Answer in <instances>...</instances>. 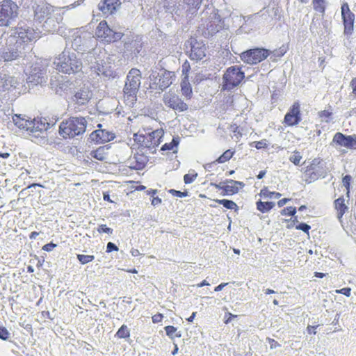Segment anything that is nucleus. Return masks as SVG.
Here are the masks:
<instances>
[{
    "label": "nucleus",
    "instance_id": "5701e85b",
    "mask_svg": "<svg viewBox=\"0 0 356 356\" xmlns=\"http://www.w3.org/2000/svg\"><path fill=\"white\" fill-rule=\"evenodd\" d=\"M14 124L20 129L29 131L31 128L34 127V122L33 120H26L22 117L20 114H15L13 116Z\"/></svg>",
    "mask_w": 356,
    "mask_h": 356
},
{
    "label": "nucleus",
    "instance_id": "680f3d73",
    "mask_svg": "<svg viewBox=\"0 0 356 356\" xmlns=\"http://www.w3.org/2000/svg\"><path fill=\"white\" fill-rule=\"evenodd\" d=\"M191 70V66L189 63L186 60L182 65V76L183 77H189L188 74Z\"/></svg>",
    "mask_w": 356,
    "mask_h": 356
},
{
    "label": "nucleus",
    "instance_id": "09e8293b",
    "mask_svg": "<svg viewBox=\"0 0 356 356\" xmlns=\"http://www.w3.org/2000/svg\"><path fill=\"white\" fill-rule=\"evenodd\" d=\"M301 159H302V156L300 154V152L296 150L293 152V154L291 155L289 159L295 165L298 166V165H300V162Z\"/></svg>",
    "mask_w": 356,
    "mask_h": 356
},
{
    "label": "nucleus",
    "instance_id": "4468645a",
    "mask_svg": "<svg viewBox=\"0 0 356 356\" xmlns=\"http://www.w3.org/2000/svg\"><path fill=\"white\" fill-rule=\"evenodd\" d=\"M302 120L300 104L295 102L284 115L283 123L288 127L298 125Z\"/></svg>",
    "mask_w": 356,
    "mask_h": 356
},
{
    "label": "nucleus",
    "instance_id": "bb28decb",
    "mask_svg": "<svg viewBox=\"0 0 356 356\" xmlns=\"http://www.w3.org/2000/svg\"><path fill=\"white\" fill-rule=\"evenodd\" d=\"M133 159H134V161L132 162V164L135 163V165L133 166V168H134L135 170H143L145 168L146 164L149 161L148 157L147 156H145L143 153H142L141 154L134 155Z\"/></svg>",
    "mask_w": 356,
    "mask_h": 356
},
{
    "label": "nucleus",
    "instance_id": "49530a36",
    "mask_svg": "<svg viewBox=\"0 0 356 356\" xmlns=\"http://www.w3.org/2000/svg\"><path fill=\"white\" fill-rule=\"evenodd\" d=\"M33 121L34 122V127L32 128L33 129L44 131V133L47 132L48 129L44 120H36V119H33Z\"/></svg>",
    "mask_w": 356,
    "mask_h": 356
},
{
    "label": "nucleus",
    "instance_id": "ddd939ff",
    "mask_svg": "<svg viewBox=\"0 0 356 356\" xmlns=\"http://www.w3.org/2000/svg\"><path fill=\"white\" fill-rule=\"evenodd\" d=\"M94 41L93 37H90L86 33L77 35L74 38L72 43V51L79 53L83 56V52L89 51L93 49L92 42Z\"/></svg>",
    "mask_w": 356,
    "mask_h": 356
},
{
    "label": "nucleus",
    "instance_id": "6e6552de",
    "mask_svg": "<svg viewBox=\"0 0 356 356\" xmlns=\"http://www.w3.org/2000/svg\"><path fill=\"white\" fill-rule=\"evenodd\" d=\"M326 162L320 158L314 159L308 165L304 172L307 177L306 181L313 182L319 178H325L328 172Z\"/></svg>",
    "mask_w": 356,
    "mask_h": 356
},
{
    "label": "nucleus",
    "instance_id": "a878e982",
    "mask_svg": "<svg viewBox=\"0 0 356 356\" xmlns=\"http://www.w3.org/2000/svg\"><path fill=\"white\" fill-rule=\"evenodd\" d=\"M181 91L182 95L187 99L191 98L193 95L192 87L189 82V77H182L181 81Z\"/></svg>",
    "mask_w": 356,
    "mask_h": 356
},
{
    "label": "nucleus",
    "instance_id": "7c9ffc66",
    "mask_svg": "<svg viewBox=\"0 0 356 356\" xmlns=\"http://www.w3.org/2000/svg\"><path fill=\"white\" fill-rule=\"evenodd\" d=\"M275 203L274 202H263L260 200L256 202L257 210L261 213L269 212L275 207Z\"/></svg>",
    "mask_w": 356,
    "mask_h": 356
},
{
    "label": "nucleus",
    "instance_id": "3c124183",
    "mask_svg": "<svg viewBox=\"0 0 356 356\" xmlns=\"http://www.w3.org/2000/svg\"><path fill=\"white\" fill-rule=\"evenodd\" d=\"M296 208L295 207H286L281 211V215L287 216H294L296 213Z\"/></svg>",
    "mask_w": 356,
    "mask_h": 356
},
{
    "label": "nucleus",
    "instance_id": "9b49d317",
    "mask_svg": "<svg viewBox=\"0 0 356 356\" xmlns=\"http://www.w3.org/2000/svg\"><path fill=\"white\" fill-rule=\"evenodd\" d=\"M270 54L269 49L264 47H254L242 52L240 58L247 64L255 65L266 59Z\"/></svg>",
    "mask_w": 356,
    "mask_h": 356
},
{
    "label": "nucleus",
    "instance_id": "39448f33",
    "mask_svg": "<svg viewBox=\"0 0 356 356\" xmlns=\"http://www.w3.org/2000/svg\"><path fill=\"white\" fill-rule=\"evenodd\" d=\"M124 28L119 26L111 27L106 20L101 21L95 29L97 38L106 43H111L120 40L124 36Z\"/></svg>",
    "mask_w": 356,
    "mask_h": 356
},
{
    "label": "nucleus",
    "instance_id": "58836bf2",
    "mask_svg": "<svg viewBox=\"0 0 356 356\" xmlns=\"http://www.w3.org/2000/svg\"><path fill=\"white\" fill-rule=\"evenodd\" d=\"M224 27L212 21L207 24V31L209 35H213Z\"/></svg>",
    "mask_w": 356,
    "mask_h": 356
},
{
    "label": "nucleus",
    "instance_id": "a211bd4d",
    "mask_svg": "<svg viewBox=\"0 0 356 356\" xmlns=\"http://www.w3.org/2000/svg\"><path fill=\"white\" fill-rule=\"evenodd\" d=\"M206 45L202 41L192 39L191 42L189 58L197 62L206 56Z\"/></svg>",
    "mask_w": 356,
    "mask_h": 356
},
{
    "label": "nucleus",
    "instance_id": "0e129e2a",
    "mask_svg": "<svg viewBox=\"0 0 356 356\" xmlns=\"http://www.w3.org/2000/svg\"><path fill=\"white\" fill-rule=\"evenodd\" d=\"M223 182H224L225 185H227V184L229 185V184H231L232 185L239 186L241 188H243L245 186L243 182L239 181H235V180H233L231 179H227L225 181H223Z\"/></svg>",
    "mask_w": 356,
    "mask_h": 356
},
{
    "label": "nucleus",
    "instance_id": "2eb2a0df",
    "mask_svg": "<svg viewBox=\"0 0 356 356\" xmlns=\"http://www.w3.org/2000/svg\"><path fill=\"white\" fill-rule=\"evenodd\" d=\"M334 144L347 149H355L356 135H346L341 132H337L333 136L331 145H334Z\"/></svg>",
    "mask_w": 356,
    "mask_h": 356
},
{
    "label": "nucleus",
    "instance_id": "c03bdc74",
    "mask_svg": "<svg viewBox=\"0 0 356 356\" xmlns=\"http://www.w3.org/2000/svg\"><path fill=\"white\" fill-rule=\"evenodd\" d=\"M76 259L79 260V261L84 265L88 263H90L92 261L95 259L94 255H86V254H76Z\"/></svg>",
    "mask_w": 356,
    "mask_h": 356
},
{
    "label": "nucleus",
    "instance_id": "774afa93",
    "mask_svg": "<svg viewBox=\"0 0 356 356\" xmlns=\"http://www.w3.org/2000/svg\"><path fill=\"white\" fill-rule=\"evenodd\" d=\"M237 315H235V314H233L230 312H227L225 313V320H224V323L225 324H228L233 319L237 318Z\"/></svg>",
    "mask_w": 356,
    "mask_h": 356
},
{
    "label": "nucleus",
    "instance_id": "412c9836",
    "mask_svg": "<svg viewBox=\"0 0 356 356\" xmlns=\"http://www.w3.org/2000/svg\"><path fill=\"white\" fill-rule=\"evenodd\" d=\"M163 101L168 107L175 111L184 112L188 108V106L175 95L167 97H164Z\"/></svg>",
    "mask_w": 356,
    "mask_h": 356
},
{
    "label": "nucleus",
    "instance_id": "69168bd1",
    "mask_svg": "<svg viewBox=\"0 0 356 356\" xmlns=\"http://www.w3.org/2000/svg\"><path fill=\"white\" fill-rule=\"evenodd\" d=\"M118 247L113 242H108L106 244V252L111 253L113 251H118Z\"/></svg>",
    "mask_w": 356,
    "mask_h": 356
},
{
    "label": "nucleus",
    "instance_id": "052dcab7",
    "mask_svg": "<svg viewBox=\"0 0 356 356\" xmlns=\"http://www.w3.org/2000/svg\"><path fill=\"white\" fill-rule=\"evenodd\" d=\"M296 229L301 230L305 233H309L311 226L305 222H298V224L296 225Z\"/></svg>",
    "mask_w": 356,
    "mask_h": 356
},
{
    "label": "nucleus",
    "instance_id": "6ab92c4d",
    "mask_svg": "<svg viewBox=\"0 0 356 356\" xmlns=\"http://www.w3.org/2000/svg\"><path fill=\"white\" fill-rule=\"evenodd\" d=\"M121 6L120 0H101L98 3V10L104 15L114 14Z\"/></svg>",
    "mask_w": 356,
    "mask_h": 356
},
{
    "label": "nucleus",
    "instance_id": "cd10ccee",
    "mask_svg": "<svg viewBox=\"0 0 356 356\" xmlns=\"http://www.w3.org/2000/svg\"><path fill=\"white\" fill-rule=\"evenodd\" d=\"M3 90H9L11 88H17V81L14 76L4 75L1 79Z\"/></svg>",
    "mask_w": 356,
    "mask_h": 356
},
{
    "label": "nucleus",
    "instance_id": "e2e57ef3",
    "mask_svg": "<svg viewBox=\"0 0 356 356\" xmlns=\"http://www.w3.org/2000/svg\"><path fill=\"white\" fill-rule=\"evenodd\" d=\"M341 17L344 16L345 14H346V15H347L348 14L353 13L350 10L349 5L347 2H344L342 3L341 7Z\"/></svg>",
    "mask_w": 356,
    "mask_h": 356
},
{
    "label": "nucleus",
    "instance_id": "f704fd0d",
    "mask_svg": "<svg viewBox=\"0 0 356 356\" xmlns=\"http://www.w3.org/2000/svg\"><path fill=\"white\" fill-rule=\"evenodd\" d=\"M29 131L32 134V136L38 140V143H44L47 141V133H44V131L30 129Z\"/></svg>",
    "mask_w": 356,
    "mask_h": 356
},
{
    "label": "nucleus",
    "instance_id": "a19ab883",
    "mask_svg": "<svg viewBox=\"0 0 356 356\" xmlns=\"http://www.w3.org/2000/svg\"><path fill=\"white\" fill-rule=\"evenodd\" d=\"M146 134H135L134 135V139L137 143V144L139 145V149L140 148V151L143 148H145V142H146Z\"/></svg>",
    "mask_w": 356,
    "mask_h": 356
},
{
    "label": "nucleus",
    "instance_id": "4d7b16f0",
    "mask_svg": "<svg viewBox=\"0 0 356 356\" xmlns=\"http://www.w3.org/2000/svg\"><path fill=\"white\" fill-rule=\"evenodd\" d=\"M166 335L171 339H174L175 333L177 332V328L173 325H167L164 327Z\"/></svg>",
    "mask_w": 356,
    "mask_h": 356
},
{
    "label": "nucleus",
    "instance_id": "c9c22d12",
    "mask_svg": "<svg viewBox=\"0 0 356 356\" xmlns=\"http://www.w3.org/2000/svg\"><path fill=\"white\" fill-rule=\"evenodd\" d=\"M312 4L314 6V9L320 13L322 15H325V9H326V1L325 0H313Z\"/></svg>",
    "mask_w": 356,
    "mask_h": 356
},
{
    "label": "nucleus",
    "instance_id": "1a4fd4ad",
    "mask_svg": "<svg viewBox=\"0 0 356 356\" xmlns=\"http://www.w3.org/2000/svg\"><path fill=\"white\" fill-rule=\"evenodd\" d=\"M141 72L136 68H131L126 76V81L123 89L127 97L136 98L137 93L141 84Z\"/></svg>",
    "mask_w": 356,
    "mask_h": 356
},
{
    "label": "nucleus",
    "instance_id": "20e7f679",
    "mask_svg": "<svg viewBox=\"0 0 356 356\" xmlns=\"http://www.w3.org/2000/svg\"><path fill=\"white\" fill-rule=\"evenodd\" d=\"M87 124L83 117H70L60 124L59 135L65 139L74 138L85 133Z\"/></svg>",
    "mask_w": 356,
    "mask_h": 356
},
{
    "label": "nucleus",
    "instance_id": "4be33fe9",
    "mask_svg": "<svg viewBox=\"0 0 356 356\" xmlns=\"http://www.w3.org/2000/svg\"><path fill=\"white\" fill-rule=\"evenodd\" d=\"M161 71L160 78L158 81L159 89L164 91L172 83V79L175 78V75L173 72L165 69H161Z\"/></svg>",
    "mask_w": 356,
    "mask_h": 356
},
{
    "label": "nucleus",
    "instance_id": "ea45409f",
    "mask_svg": "<svg viewBox=\"0 0 356 356\" xmlns=\"http://www.w3.org/2000/svg\"><path fill=\"white\" fill-rule=\"evenodd\" d=\"M120 339H127L130 337V332L128 327L126 325H122L118 330L115 334Z\"/></svg>",
    "mask_w": 356,
    "mask_h": 356
},
{
    "label": "nucleus",
    "instance_id": "f257e3e1",
    "mask_svg": "<svg viewBox=\"0 0 356 356\" xmlns=\"http://www.w3.org/2000/svg\"><path fill=\"white\" fill-rule=\"evenodd\" d=\"M6 46L1 53V58L9 62L24 58L26 55V47L29 42L40 38L39 33L24 22L10 29Z\"/></svg>",
    "mask_w": 356,
    "mask_h": 356
},
{
    "label": "nucleus",
    "instance_id": "f03ea898",
    "mask_svg": "<svg viewBox=\"0 0 356 356\" xmlns=\"http://www.w3.org/2000/svg\"><path fill=\"white\" fill-rule=\"evenodd\" d=\"M83 0H79L74 3L63 7V9H72L81 5ZM62 8H56L46 3L39 5L35 10V17L40 24L42 31L44 33H56L60 35H66V26L63 22V13Z\"/></svg>",
    "mask_w": 356,
    "mask_h": 356
},
{
    "label": "nucleus",
    "instance_id": "13d9d810",
    "mask_svg": "<svg viewBox=\"0 0 356 356\" xmlns=\"http://www.w3.org/2000/svg\"><path fill=\"white\" fill-rule=\"evenodd\" d=\"M286 48L282 45L278 49H275L273 51H270V54H272L275 57H282L286 54Z\"/></svg>",
    "mask_w": 356,
    "mask_h": 356
},
{
    "label": "nucleus",
    "instance_id": "e433bc0d",
    "mask_svg": "<svg viewBox=\"0 0 356 356\" xmlns=\"http://www.w3.org/2000/svg\"><path fill=\"white\" fill-rule=\"evenodd\" d=\"M238 186L227 184L223 187V191H222L221 195L222 196L232 195L238 193Z\"/></svg>",
    "mask_w": 356,
    "mask_h": 356
},
{
    "label": "nucleus",
    "instance_id": "864d4df0",
    "mask_svg": "<svg viewBox=\"0 0 356 356\" xmlns=\"http://www.w3.org/2000/svg\"><path fill=\"white\" fill-rule=\"evenodd\" d=\"M168 193L172 195L173 196L178 197H185L189 195V193L188 191H181L175 189H170Z\"/></svg>",
    "mask_w": 356,
    "mask_h": 356
},
{
    "label": "nucleus",
    "instance_id": "a18cd8bd",
    "mask_svg": "<svg viewBox=\"0 0 356 356\" xmlns=\"http://www.w3.org/2000/svg\"><path fill=\"white\" fill-rule=\"evenodd\" d=\"M318 115L323 121L329 123L331 121L332 112L328 110L321 111L318 113Z\"/></svg>",
    "mask_w": 356,
    "mask_h": 356
},
{
    "label": "nucleus",
    "instance_id": "79ce46f5",
    "mask_svg": "<svg viewBox=\"0 0 356 356\" xmlns=\"http://www.w3.org/2000/svg\"><path fill=\"white\" fill-rule=\"evenodd\" d=\"M161 72H156V71H152V74L149 76V79L152 81V83L150 84V88H159V79L160 78Z\"/></svg>",
    "mask_w": 356,
    "mask_h": 356
},
{
    "label": "nucleus",
    "instance_id": "7ed1b4c3",
    "mask_svg": "<svg viewBox=\"0 0 356 356\" xmlns=\"http://www.w3.org/2000/svg\"><path fill=\"white\" fill-rule=\"evenodd\" d=\"M54 65L56 69L63 74L71 75L82 72V55L79 53L65 48V49L55 58Z\"/></svg>",
    "mask_w": 356,
    "mask_h": 356
},
{
    "label": "nucleus",
    "instance_id": "9d476101",
    "mask_svg": "<svg viewBox=\"0 0 356 356\" xmlns=\"http://www.w3.org/2000/svg\"><path fill=\"white\" fill-rule=\"evenodd\" d=\"M47 76L46 71L40 66L32 67L30 74L26 79V85H24V91L27 90L35 92V88L38 86L42 87L47 83Z\"/></svg>",
    "mask_w": 356,
    "mask_h": 356
},
{
    "label": "nucleus",
    "instance_id": "f8f14e48",
    "mask_svg": "<svg viewBox=\"0 0 356 356\" xmlns=\"http://www.w3.org/2000/svg\"><path fill=\"white\" fill-rule=\"evenodd\" d=\"M163 7L167 13L178 17H186L191 20L195 15H191L184 0H164Z\"/></svg>",
    "mask_w": 356,
    "mask_h": 356
},
{
    "label": "nucleus",
    "instance_id": "b1692460",
    "mask_svg": "<svg viewBox=\"0 0 356 356\" xmlns=\"http://www.w3.org/2000/svg\"><path fill=\"white\" fill-rule=\"evenodd\" d=\"M355 14H348L342 16V22L344 26L343 34L347 37L352 35L354 29Z\"/></svg>",
    "mask_w": 356,
    "mask_h": 356
},
{
    "label": "nucleus",
    "instance_id": "de8ad7c7",
    "mask_svg": "<svg viewBox=\"0 0 356 356\" xmlns=\"http://www.w3.org/2000/svg\"><path fill=\"white\" fill-rule=\"evenodd\" d=\"M59 120V117L57 115H52L51 118H44V123L46 124V126L48 129H51L52 127H54L56 123Z\"/></svg>",
    "mask_w": 356,
    "mask_h": 356
},
{
    "label": "nucleus",
    "instance_id": "423d86ee",
    "mask_svg": "<svg viewBox=\"0 0 356 356\" xmlns=\"http://www.w3.org/2000/svg\"><path fill=\"white\" fill-rule=\"evenodd\" d=\"M19 15V6L13 0L0 1V26L10 27Z\"/></svg>",
    "mask_w": 356,
    "mask_h": 356
},
{
    "label": "nucleus",
    "instance_id": "4c0bfd02",
    "mask_svg": "<svg viewBox=\"0 0 356 356\" xmlns=\"http://www.w3.org/2000/svg\"><path fill=\"white\" fill-rule=\"evenodd\" d=\"M235 151H232L231 149H227L225 152H224L217 159L216 161L218 163H223L231 159V158L234 154Z\"/></svg>",
    "mask_w": 356,
    "mask_h": 356
},
{
    "label": "nucleus",
    "instance_id": "473e14b6",
    "mask_svg": "<svg viewBox=\"0 0 356 356\" xmlns=\"http://www.w3.org/2000/svg\"><path fill=\"white\" fill-rule=\"evenodd\" d=\"M216 202H217L219 204L222 205L225 208L227 209L234 210L235 211H237L239 209L238 206L231 200L227 199H222V200H215Z\"/></svg>",
    "mask_w": 356,
    "mask_h": 356
},
{
    "label": "nucleus",
    "instance_id": "c756f323",
    "mask_svg": "<svg viewBox=\"0 0 356 356\" xmlns=\"http://www.w3.org/2000/svg\"><path fill=\"white\" fill-rule=\"evenodd\" d=\"M203 0H184L188 6V10L191 15H197V10L200 9Z\"/></svg>",
    "mask_w": 356,
    "mask_h": 356
},
{
    "label": "nucleus",
    "instance_id": "5fc2aeb1",
    "mask_svg": "<svg viewBox=\"0 0 356 356\" xmlns=\"http://www.w3.org/2000/svg\"><path fill=\"white\" fill-rule=\"evenodd\" d=\"M212 22L219 24L222 25L223 27L225 26V18H222L220 15L218 13V12L213 13V16L211 17Z\"/></svg>",
    "mask_w": 356,
    "mask_h": 356
},
{
    "label": "nucleus",
    "instance_id": "bf43d9fd",
    "mask_svg": "<svg viewBox=\"0 0 356 356\" xmlns=\"http://www.w3.org/2000/svg\"><path fill=\"white\" fill-rule=\"evenodd\" d=\"M351 180H352V177L350 175H346L342 178L343 185L348 191V193L350 191Z\"/></svg>",
    "mask_w": 356,
    "mask_h": 356
},
{
    "label": "nucleus",
    "instance_id": "338daca9",
    "mask_svg": "<svg viewBox=\"0 0 356 356\" xmlns=\"http://www.w3.org/2000/svg\"><path fill=\"white\" fill-rule=\"evenodd\" d=\"M57 246V244L54 243V242L51 241L50 243H48L45 245H44L42 248V249L47 252H51Z\"/></svg>",
    "mask_w": 356,
    "mask_h": 356
},
{
    "label": "nucleus",
    "instance_id": "393cba45",
    "mask_svg": "<svg viewBox=\"0 0 356 356\" xmlns=\"http://www.w3.org/2000/svg\"><path fill=\"white\" fill-rule=\"evenodd\" d=\"M111 147V146L109 144L100 146L95 150L91 151L90 154L92 158L100 161H104L106 159V156L108 154V151Z\"/></svg>",
    "mask_w": 356,
    "mask_h": 356
},
{
    "label": "nucleus",
    "instance_id": "f3484780",
    "mask_svg": "<svg viewBox=\"0 0 356 356\" xmlns=\"http://www.w3.org/2000/svg\"><path fill=\"white\" fill-rule=\"evenodd\" d=\"M164 131L162 129H158L146 134L145 148L148 149L152 154L156 152V147H158L162 142Z\"/></svg>",
    "mask_w": 356,
    "mask_h": 356
},
{
    "label": "nucleus",
    "instance_id": "72a5a7b5",
    "mask_svg": "<svg viewBox=\"0 0 356 356\" xmlns=\"http://www.w3.org/2000/svg\"><path fill=\"white\" fill-rule=\"evenodd\" d=\"M260 195L264 198L279 199L282 194L279 192L270 191L267 187H264L260 191Z\"/></svg>",
    "mask_w": 356,
    "mask_h": 356
},
{
    "label": "nucleus",
    "instance_id": "37998d69",
    "mask_svg": "<svg viewBox=\"0 0 356 356\" xmlns=\"http://www.w3.org/2000/svg\"><path fill=\"white\" fill-rule=\"evenodd\" d=\"M197 173L194 170H191L189 173L184 175V181L186 184H190L197 178Z\"/></svg>",
    "mask_w": 356,
    "mask_h": 356
},
{
    "label": "nucleus",
    "instance_id": "dca6fc26",
    "mask_svg": "<svg viewBox=\"0 0 356 356\" xmlns=\"http://www.w3.org/2000/svg\"><path fill=\"white\" fill-rule=\"evenodd\" d=\"M92 92L88 86H83L74 90L71 101L78 106H86L92 98Z\"/></svg>",
    "mask_w": 356,
    "mask_h": 356
},
{
    "label": "nucleus",
    "instance_id": "2f4dec72",
    "mask_svg": "<svg viewBox=\"0 0 356 356\" xmlns=\"http://www.w3.org/2000/svg\"><path fill=\"white\" fill-rule=\"evenodd\" d=\"M179 142L180 138L178 136H173L172 141L170 143H165L164 145H163L161 150H172L174 152H177V150H175V148L177 149Z\"/></svg>",
    "mask_w": 356,
    "mask_h": 356
},
{
    "label": "nucleus",
    "instance_id": "0eeeda50",
    "mask_svg": "<svg viewBox=\"0 0 356 356\" xmlns=\"http://www.w3.org/2000/svg\"><path fill=\"white\" fill-rule=\"evenodd\" d=\"M245 79V72L241 66L233 65L229 67L222 76L224 90H232L238 87Z\"/></svg>",
    "mask_w": 356,
    "mask_h": 356
},
{
    "label": "nucleus",
    "instance_id": "8fccbe9b",
    "mask_svg": "<svg viewBox=\"0 0 356 356\" xmlns=\"http://www.w3.org/2000/svg\"><path fill=\"white\" fill-rule=\"evenodd\" d=\"M251 147H254L257 149H261L263 148H266L268 146V143L266 139H262L259 141H254L250 143Z\"/></svg>",
    "mask_w": 356,
    "mask_h": 356
},
{
    "label": "nucleus",
    "instance_id": "6e6d98bb",
    "mask_svg": "<svg viewBox=\"0 0 356 356\" xmlns=\"http://www.w3.org/2000/svg\"><path fill=\"white\" fill-rule=\"evenodd\" d=\"M97 230L99 234L106 233L108 235L113 234V229L112 228H110L107 227L106 225L104 224L99 225L97 228Z\"/></svg>",
    "mask_w": 356,
    "mask_h": 356
},
{
    "label": "nucleus",
    "instance_id": "603ef678",
    "mask_svg": "<svg viewBox=\"0 0 356 356\" xmlns=\"http://www.w3.org/2000/svg\"><path fill=\"white\" fill-rule=\"evenodd\" d=\"M10 338V333L7 328L0 324V339L8 341Z\"/></svg>",
    "mask_w": 356,
    "mask_h": 356
},
{
    "label": "nucleus",
    "instance_id": "aec40b11",
    "mask_svg": "<svg viewBox=\"0 0 356 356\" xmlns=\"http://www.w3.org/2000/svg\"><path fill=\"white\" fill-rule=\"evenodd\" d=\"M115 138V135L112 131L100 129L93 131L90 134L89 139L96 143H104L113 140Z\"/></svg>",
    "mask_w": 356,
    "mask_h": 356
},
{
    "label": "nucleus",
    "instance_id": "c85d7f7f",
    "mask_svg": "<svg viewBox=\"0 0 356 356\" xmlns=\"http://www.w3.org/2000/svg\"><path fill=\"white\" fill-rule=\"evenodd\" d=\"M334 207L337 211V218L341 219L348 210V207L345 204L343 197H340L334 200Z\"/></svg>",
    "mask_w": 356,
    "mask_h": 356
}]
</instances>
